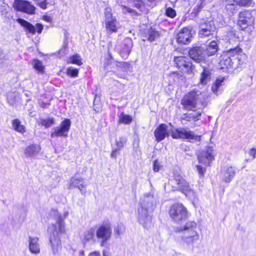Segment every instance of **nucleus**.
Returning <instances> with one entry per match:
<instances>
[{
	"instance_id": "obj_1",
	"label": "nucleus",
	"mask_w": 256,
	"mask_h": 256,
	"mask_svg": "<svg viewBox=\"0 0 256 256\" xmlns=\"http://www.w3.org/2000/svg\"><path fill=\"white\" fill-rule=\"evenodd\" d=\"M68 214V212H64L62 216L56 212V223L48 228L50 234L49 241L52 252L54 254H57L61 250V242L58 234H64L66 232L64 220L67 218Z\"/></svg>"
},
{
	"instance_id": "obj_2",
	"label": "nucleus",
	"mask_w": 256,
	"mask_h": 256,
	"mask_svg": "<svg viewBox=\"0 0 256 256\" xmlns=\"http://www.w3.org/2000/svg\"><path fill=\"white\" fill-rule=\"evenodd\" d=\"M156 206V200L153 194H147L140 198L138 208V219L139 223L145 228L152 224V217L148 214L152 212Z\"/></svg>"
},
{
	"instance_id": "obj_3",
	"label": "nucleus",
	"mask_w": 256,
	"mask_h": 256,
	"mask_svg": "<svg viewBox=\"0 0 256 256\" xmlns=\"http://www.w3.org/2000/svg\"><path fill=\"white\" fill-rule=\"evenodd\" d=\"M182 104L188 110H202L207 105L206 94L199 90H192L183 98Z\"/></svg>"
},
{
	"instance_id": "obj_4",
	"label": "nucleus",
	"mask_w": 256,
	"mask_h": 256,
	"mask_svg": "<svg viewBox=\"0 0 256 256\" xmlns=\"http://www.w3.org/2000/svg\"><path fill=\"white\" fill-rule=\"evenodd\" d=\"M175 232H182V240L188 247L192 246L200 240L198 224L194 221H188L184 226L176 228Z\"/></svg>"
},
{
	"instance_id": "obj_5",
	"label": "nucleus",
	"mask_w": 256,
	"mask_h": 256,
	"mask_svg": "<svg viewBox=\"0 0 256 256\" xmlns=\"http://www.w3.org/2000/svg\"><path fill=\"white\" fill-rule=\"evenodd\" d=\"M174 180L177 185V188L184 194L190 198L194 200L196 198V194L193 189L191 188L188 182L184 180L180 173L178 171L173 172Z\"/></svg>"
},
{
	"instance_id": "obj_6",
	"label": "nucleus",
	"mask_w": 256,
	"mask_h": 256,
	"mask_svg": "<svg viewBox=\"0 0 256 256\" xmlns=\"http://www.w3.org/2000/svg\"><path fill=\"white\" fill-rule=\"evenodd\" d=\"M169 212L172 220L177 223L182 222L188 218L187 209L181 204H173L170 207Z\"/></svg>"
},
{
	"instance_id": "obj_7",
	"label": "nucleus",
	"mask_w": 256,
	"mask_h": 256,
	"mask_svg": "<svg viewBox=\"0 0 256 256\" xmlns=\"http://www.w3.org/2000/svg\"><path fill=\"white\" fill-rule=\"evenodd\" d=\"M170 135L174 138L186 139L190 142H199L200 140V136L195 134L188 128H180L173 130L171 132Z\"/></svg>"
},
{
	"instance_id": "obj_8",
	"label": "nucleus",
	"mask_w": 256,
	"mask_h": 256,
	"mask_svg": "<svg viewBox=\"0 0 256 256\" xmlns=\"http://www.w3.org/2000/svg\"><path fill=\"white\" fill-rule=\"evenodd\" d=\"M112 226L110 222H106L96 226V238L100 241V245L104 246L111 238Z\"/></svg>"
},
{
	"instance_id": "obj_9",
	"label": "nucleus",
	"mask_w": 256,
	"mask_h": 256,
	"mask_svg": "<svg viewBox=\"0 0 256 256\" xmlns=\"http://www.w3.org/2000/svg\"><path fill=\"white\" fill-rule=\"evenodd\" d=\"M189 55L190 58L196 62H204L208 65L212 62L210 60L206 58L204 47L200 46L192 47L189 50Z\"/></svg>"
},
{
	"instance_id": "obj_10",
	"label": "nucleus",
	"mask_w": 256,
	"mask_h": 256,
	"mask_svg": "<svg viewBox=\"0 0 256 256\" xmlns=\"http://www.w3.org/2000/svg\"><path fill=\"white\" fill-rule=\"evenodd\" d=\"M199 29L198 35L201 38H212L216 36V28L213 21L200 24Z\"/></svg>"
},
{
	"instance_id": "obj_11",
	"label": "nucleus",
	"mask_w": 256,
	"mask_h": 256,
	"mask_svg": "<svg viewBox=\"0 0 256 256\" xmlns=\"http://www.w3.org/2000/svg\"><path fill=\"white\" fill-rule=\"evenodd\" d=\"M104 23L107 30L110 32H117L118 23L115 17L112 16V9L110 8H106L104 9Z\"/></svg>"
},
{
	"instance_id": "obj_12",
	"label": "nucleus",
	"mask_w": 256,
	"mask_h": 256,
	"mask_svg": "<svg viewBox=\"0 0 256 256\" xmlns=\"http://www.w3.org/2000/svg\"><path fill=\"white\" fill-rule=\"evenodd\" d=\"M234 53L232 54L231 69L235 70L241 66L244 63L246 59V55L242 53V50L238 47H236L234 48Z\"/></svg>"
},
{
	"instance_id": "obj_13",
	"label": "nucleus",
	"mask_w": 256,
	"mask_h": 256,
	"mask_svg": "<svg viewBox=\"0 0 256 256\" xmlns=\"http://www.w3.org/2000/svg\"><path fill=\"white\" fill-rule=\"evenodd\" d=\"M214 150L210 146L206 147L198 155L199 162L205 166H210V163L214 160Z\"/></svg>"
},
{
	"instance_id": "obj_14",
	"label": "nucleus",
	"mask_w": 256,
	"mask_h": 256,
	"mask_svg": "<svg viewBox=\"0 0 256 256\" xmlns=\"http://www.w3.org/2000/svg\"><path fill=\"white\" fill-rule=\"evenodd\" d=\"M70 120L69 119H65L62 122L59 127H56L52 129L51 136L67 137L68 132L70 130Z\"/></svg>"
},
{
	"instance_id": "obj_15",
	"label": "nucleus",
	"mask_w": 256,
	"mask_h": 256,
	"mask_svg": "<svg viewBox=\"0 0 256 256\" xmlns=\"http://www.w3.org/2000/svg\"><path fill=\"white\" fill-rule=\"evenodd\" d=\"M254 18L252 12L249 10L241 12L239 14L238 24L242 30H244L248 26L254 24Z\"/></svg>"
},
{
	"instance_id": "obj_16",
	"label": "nucleus",
	"mask_w": 256,
	"mask_h": 256,
	"mask_svg": "<svg viewBox=\"0 0 256 256\" xmlns=\"http://www.w3.org/2000/svg\"><path fill=\"white\" fill-rule=\"evenodd\" d=\"M14 7L18 10L30 14H34L36 10L35 7L30 2L22 0H14Z\"/></svg>"
},
{
	"instance_id": "obj_17",
	"label": "nucleus",
	"mask_w": 256,
	"mask_h": 256,
	"mask_svg": "<svg viewBox=\"0 0 256 256\" xmlns=\"http://www.w3.org/2000/svg\"><path fill=\"white\" fill-rule=\"evenodd\" d=\"M236 168L235 166L227 165L222 168L221 175L223 181L226 183L230 182L234 178Z\"/></svg>"
},
{
	"instance_id": "obj_18",
	"label": "nucleus",
	"mask_w": 256,
	"mask_h": 256,
	"mask_svg": "<svg viewBox=\"0 0 256 256\" xmlns=\"http://www.w3.org/2000/svg\"><path fill=\"white\" fill-rule=\"evenodd\" d=\"M174 62L177 67L183 71L188 72L192 70V64L191 62L185 56H176Z\"/></svg>"
},
{
	"instance_id": "obj_19",
	"label": "nucleus",
	"mask_w": 256,
	"mask_h": 256,
	"mask_svg": "<svg viewBox=\"0 0 256 256\" xmlns=\"http://www.w3.org/2000/svg\"><path fill=\"white\" fill-rule=\"evenodd\" d=\"M192 30L186 27L180 30L176 36V41L179 44H188L190 42Z\"/></svg>"
},
{
	"instance_id": "obj_20",
	"label": "nucleus",
	"mask_w": 256,
	"mask_h": 256,
	"mask_svg": "<svg viewBox=\"0 0 256 256\" xmlns=\"http://www.w3.org/2000/svg\"><path fill=\"white\" fill-rule=\"evenodd\" d=\"M234 50L230 49L223 52L220 56L219 64L221 69H231V62L232 54L234 53Z\"/></svg>"
},
{
	"instance_id": "obj_21",
	"label": "nucleus",
	"mask_w": 256,
	"mask_h": 256,
	"mask_svg": "<svg viewBox=\"0 0 256 256\" xmlns=\"http://www.w3.org/2000/svg\"><path fill=\"white\" fill-rule=\"evenodd\" d=\"M142 40H148L152 42L160 36V33L152 27L147 28L142 33Z\"/></svg>"
},
{
	"instance_id": "obj_22",
	"label": "nucleus",
	"mask_w": 256,
	"mask_h": 256,
	"mask_svg": "<svg viewBox=\"0 0 256 256\" xmlns=\"http://www.w3.org/2000/svg\"><path fill=\"white\" fill-rule=\"evenodd\" d=\"M68 188L69 189L78 188L82 194H84L86 192V184L83 179L80 177H72L70 180Z\"/></svg>"
},
{
	"instance_id": "obj_23",
	"label": "nucleus",
	"mask_w": 256,
	"mask_h": 256,
	"mask_svg": "<svg viewBox=\"0 0 256 256\" xmlns=\"http://www.w3.org/2000/svg\"><path fill=\"white\" fill-rule=\"evenodd\" d=\"M96 226L86 230L83 234L82 241L84 244L94 243L96 242Z\"/></svg>"
},
{
	"instance_id": "obj_24",
	"label": "nucleus",
	"mask_w": 256,
	"mask_h": 256,
	"mask_svg": "<svg viewBox=\"0 0 256 256\" xmlns=\"http://www.w3.org/2000/svg\"><path fill=\"white\" fill-rule=\"evenodd\" d=\"M17 21L22 26L24 27L27 30L32 34L36 32V30L38 33H41L44 28L42 24H37L35 27L30 22L22 18H18Z\"/></svg>"
},
{
	"instance_id": "obj_25",
	"label": "nucleus",
	"mask_w": 256,
	"mask_h": 256,
	"mask_svg": "<svg viewBox=\"0 0 256 256\" xmlns=\"http://www.w3.org/2000/svg\"><path fill=\"white\" fill-rule=\"evenodd\" d=\"M28 243L29 250L32 254H38L40 253L39 238L38 237L29 236Z\"/></svg>"
},
{
	"instance_id": "obj_26",
	"label": "nucleus",
	"mask_w": 256,
	"mask_h": 256,
	"mask_svg": "<svg viewBox=\"0 0 256 256\" xmlns=\"http://www.w3.org/2000/svg\"><path fill=\"white\" fill-rule=\"evenodd\" d=\"M154 134L158 142L162 141L166 136H168V126L166 124H160L154 130Z\"/></svg>"
},
{
	"instance_id": "obj_27",
	"label": "nucleus",
	"mask_w": 256,
	"mask_h": 256,
	"mask_svg": "<svg viewBox=\"0 0 256 256\" xmlns=\"http://www.w3.org/2000/svg\"><path fill=\"white\" fill-rule=\"evenodd\" d=\"M40 146L32 144L26 148L24 150V154L27 157H33L37 154L40 151Z\"/></svg>"
},
{
	"instance_id": "obj_28",
	"label": "nucleus",
	"mask_w": 256,
	"mask_h": 256,
	"mask_svg": "<svg viewBox=\"0 0 256 256\" xmlns=\"http://www.w3.org/2000/svg\"><path fill=\"white\" fill-rule=\"evenodd\" d=\"M218 50V45L216 42L213 40L210 42L209 45L206 48H204V53L206 54V58L209 60L208 58L210 56L214 55Z\"/></svg>"
},
{
	"instance_id": "obj_29",
	"label": "nucleus",
	"mask_w": 256,
	"mask_h": 256,
	"mask_svg": "<svg viewBox=\"0 0 256 256\" xmlns=\"http://www.w3.org/2000/svg\"><path fill=\"white\" fill-rule=\"evenodd\" d=\"M122 46L124 47L122 48V52L128 54L133 46L132 40L130 38H126L122 42Z\"/></svg>"
},
{
	"instance_id": "obj_30",
	"label": "nucleus",
	"mask_w": 256,
	"mask_h": 256,
	"mask_svg": "<svg viewBox=\"0 0 256 256\" xmlns=\"http://www.w3.org/2000/svg\"><path fill=\"white\" fill-rule=\"evenodd\" d=\"M211 73L208 68H204L201 74L200 82L202 84H206L210 79Z\"/></svg>"
},
{
	"instance_id": "obj_31",
	"label": "nucleus",
	"mask_w": 256,
	"mask_h": 256,
	"mask_svg": "<svg viewBox=\"0 0 256 256\" xmlns=\"http://www.w3.org/2000/svg\"><path fill=\"white\" fill-rule=\"evenodd\" d=\"M12 127L18 132L23 134L25 132V127L21 124L20 121L18 119H15L12 122Z\"/></svg>"
},
{
	"instance_id": "obj_32",
	"label": "nucleus",
	"mask_w": 256,
	"mask_h": 256,
	"mask_svg": "<svg viewBox=\"0 0 256 256\" xmlns=\"http://www.w3.org/2000/svg\"><path fill=\"white\" fill-rule=\"evenodd\" d=\"M202 112V110H197L195 111H194V112L188 114L187 116H185L184 119H186V120L188 121H190L191 120L196 121L199 119V117L200 116Z\"/></svg>"
},
{
	"instance_id": "obj_33",
	"label": "nucleus",
	"mask_w": 256,
	"mask_h": 256,
	"mask_svg": "<svg viewBox=\"0 0 256 256\" xmlns=\"http://www.w3.org/2000/svg\"><path fill=\"white\" fill-rule=\"evenodd\" d=\"M132 120L131 116L122 112L119 116L118 123L130 124L132 122Z\"/></svg>"
},
{
	"instance_id": "obj_34",
	"label": "nucleus",
	"mask_w": 256,
	"mask_h": 256,
	"mask_svg": "<svg viewBox=\"0 0 256 256\" xmlns=\"http://www.w3.org/2000/svg\"><path fill=\"white\" fill-rule=\"evenodd\" d=\"M224 80V78L217 79L212 86V90L216 94L218 92L220 88L222 86V83Z\"/></svg>"
},
{
	"instance_id": "obj_35",
	"label": "nucleus",
	"mask_w": 256,
	"mask_h": 256,
	"mask_svg": "<svg viewBox=\"0 0 256 256\" xmlns=\"http://www.w3.org/2000/svg\"><path fill=\"white\" fill-rule=\"evenodd\" d=\"M127 142V139L125 136H120L116 140V148L120 150L124 146Z\"/></svg>"
},
{
	"instance_id": "obj_36",
	"label": "nucleus",
	"mask_w": 256,
	"mask_h": 256,
	"mask_svg": "<svg viewBox=\"0 0 256 256\" xmlns=\"http://www.w3.org/2000/svg\"><path fill=\"white\" fill-rule=\"evenodd\" d=\"M80 56L78 54H74L69 58L68 63L76 64L78 66H81L82 63L81 62Z\"/></svg>"
},
{
	"instance_id": "obj_37",
	"label": "nucleus",
	"mask_w": 256,
	"mask_h": 256,
	"mask_svg": "<svg viewBox=\"0 0 256 256\" xmlns=\"http://www.w3.org/2000/svg\"><path fill=\"white\" fill-rule=\"evenodd\" d=\"M34 68L39 72H43L44 66L42 62L38 60H34L32 62Z\"/></svg>"
},
{
	"instance_id": "obj_38",
	"label": "nucleus",
	"mask_w": 256,
	"mask_h": 256,
	"mask_svg": "<svg viewBox=\"0 0 256 256\" xmlns=\"http://www.w3.org/2000/svg\"><path fill=\"white\" fill-rule=\"evenodd\" d=\"M17 98V94L16 92H9L8 94V101L11 105H13L15 104Z\"/></svg>"
},
{
	"instance_id": "obj_39",
	"label": "nucleus",
	"mask_w": 256,
	"mask_h": 256,
	"mask_svg": "<svg viewBox=\"0 0 256 256\" xmlns=\"http://www.w3.org/2000/svg\"><path fill=\"white\" fill-rule=\"evenodd\" d=\"M66 74L71 77H76L78 76V70L72 67H69L66 69Z\"/></svg>"
},
{
	"instance_id": "obj_40",
	"label": "nucleus",
	"mask_w": 256,
	"mask_h": 256,
	"mask_svg": "<svg viewBox=\"0 0 256 256\" xmlns=\"http://www.w3.org/2000/svg\"><path fill=\"white\" fill-rule=\"evenodd\" d=\"M40 124L46 128H48L54 124V118H48L41 120Z\"/></svg>"
},
{
	"instance_id": "obj_41",
	"label": "nucleus",
	"mask_w": 256,
	"mask_h": 256,
	"mask_svg": "<svg viewBox=\"0 0 256 256\" xmlns=\"http://www.w3.org/2000/svg\"><path fill=\"white\" fill-rule=\"evenodd\" d=\"M124 232V226L122 224H120L114 228V232L116 234L120 236L123 234Z\"/></svg>"
},
{
	"instance_id": "obj_42",
	"label": "nucleus",
	"mask_w": 256,
	"mask_h": 256,
	"mask_svg": "<svg viewBox=\"0 0 256 256\" xmlns=\"http://www.w3.org/2000/svg\"><path fill=\"white\" fill-rule=\"evenodd\" d=\"M234 2L240 6H248L250 4L252 0H234Z\"/></svg>"
},
{
	"instance_id": "obj_43",
	"label": "nucleus",
	"mask_w": 256,
	"mask_h": 256,
	"mask_svg": "<svg viewBox=\"0 0 256 256\" xmlns=\"http://www.w3.org/2000/svg\"><path fill=\"white\" fill-rule=\"evenodd\" d=\"M166 16L171 18H173L176 16V12L173 8H168L166 10Z\"/></svg>"
},
{
	"instance_id": "obj_44",
	"label": "nucleus",
	"mask_w": 256,
	"mask_h": 256,
	"mask_svg": "<svg viewBox=\"0 0 256 256\" xmlns=\"http://www.w3.org/2000/svg\"><path fill=\"white\" fill-rule=\"evenodd\" d=\"M116 66L120 67L123 71H126L130 68V64L126 62H118Z\"/></svg>"
},
{
	"instance_id": "obj_45",
	"label": "nucleus",
	"mask_w": 256,
	"mask_h": 256,
	"mask_svg": "<svg viewBox=\"0 0 256 256\" xmlns=\"http://www.w3.org/2000/svg\"><path fill=\"white\" fill-rule=\"evenodd\" d=\"M160 168V163L158 162V160H156L153 163V170L154 172H158Z\"/></svg>"
},
{
	"instance_id": "obj_46",
	"label": "nucleus",
	"mask_w": 256,
	"mask_h": 256,
	"mask_svg": "<svg viewBox=\"0 0 256 256\" xmlns=\"http://www.w3.org/2000/svg\"><path fill=\"white\" fill-rule=\"evenodd\" d=\"M196 169L200 176H202L204 174V172L206 171L205 168L200 165L196 166Z\"/></svg>"
},
{
	"instance_id": "obj_47",
	"label": "nucleus",
	"mask_w": 256,
	"mask_h": 256,
	"mask_svg": "<svg viewBox=\"0 0 256 256\" xmlns=\"http://www.w3.org/2000/svg\"><path fill=\"white\" fill-rule=\"evenodd\" d=\"M120 150H119L117 149L116 148L112 149L111 154H110V157L112 158L116 159V156H117V153Z\"/></svg>"
},
{
	"instance_id": "obj_48",
	"label": "nucleus",
	"mask_w": 256,
	"mask_h": 256,
	"mask_svg": "<svg viewBox=\"0 0 256 256\" xmlns=\"http://www.w3.org/2000/svg\"><path fill=\"white\" fill-rule=\"evenodd\" d=\"M248 154L250 156H252L253 159L255 158L256 154V149L254 148H251L248 152Z\"/></svg>"
},
{
	"instance_id": "obj_49",
	"label": "nucleus",
	"mask_w": 256,
	"mask_h": 256,
	"mask_svg": "<svg viewBox=\"0 0 256 256\" xmlns=\"http://www.w3.org/2000/svg\"><path fill=\"white\" fill-rule=\"evenodd\" d=\"M122 12L124 13H126V12L132 13V10L127 6H122Z\"/></svg>"
},
{
	"instance_id": "obj_50",
	"label": "nucleus",
	"mask_w": 256,
	"mask_h": 256,
	"mask_svg": "<svg viewBox=\"0 0 256 256\" xmlns=\"http://www.w3.org/2000/svg\"><path fill=\"white\" fill-rule=\"evenodd\" d=\"M38 6L42 9H46L47 6V2L46 0L41 2L38 3Z\"/></svg>"
},
{
	"instance_id": "obj_51",
	"label": "nucleus",
	"mask_w": 256,
	"mask_h": 256,
	"mask_svg": "<svg viewBox=\"0 0 256 256\" xmlns=\"http://www.w3.org/2000/svg\"><path fill=\"white\" fill-rule=\"evenodd\" d=\"M43 20L48 22H51L52 20L51 17L48 16H43Z\"/></svg>"
},
{
	"instance_id": "obj_52",
	"label": "nucleus",
	"mask_w": 256,
	"mask_h": 256,
	"mask_svg": "<svg viewBox=\"0 0 256 256\" xmlns=\"http://www.w3.org/2000/svg\"><path fill=\"white\" fill-rule=\"evenodd\" d=\"M88 256H100V254L98 252H94L90 253Z\"/></svg>"
},
{
	"instance_id": "obj_53",
	"label": "nucleus",
	"mask_w": 256,
	"mask_h": 256,
	"mask_svg": "<svg viewBox=\"0 0 256 256\" xmlns=\"http://www.w3.org/2000/svg\"><path fill=\"white\" fill-rule=\"evenodd\" d=\"M84 252L83 250H81L79 252V256H84Z\"/></svg>"
},
{
	"instance_id": "obj_54",
	"label": "nucleus",
	"mask_w": 256,
	"mask_h": 256,
	"mask_svg": "<svg viewBox=\"0 0 256 256\" xmlns=\"http://www.w3.org/2000/svg\"><path fill=\"white\" fill-rule=\"evenodd\" d=\"M102 255L103 256H110L108 255V254L105 250H104L102 252Z\"/></svg>"
},
{
	"instance_id": "obj_55",
	"label": "nucleus",
	"mask_w": 256,
	"mask_h": 256,
	"mask_svg": "<svg viewBox=\"0 0 256 256\" xmlns=\"http://www.w3.org/2000/svg\"><path fill=\"white\" fill-rule=\"evenodd\" d=\"M234 35H235V33H234V32H230L228 34V36H233Z\"/></svg>"
},
{
	"instance_id": "obj_56",
	"label": "nucleus",
	"mask_w": 256,
	"mask_h": 256,
	"mask_svg": "<svg viewBox=\"0 0 256 256\" xmlns=\"http://www.w3.org/2000/svg\"><path fill=\"white\" fill-rule=\"evenodd\" d=\"M3 55V52L0 49V58Z\"/></svg>"
},
{
	"instance_id": "obj_57",
	"label": "nucleus",
	"mask_w": 256,
	"mask_h": 256,
	"mask_svg": "<svg viewBox=\"0 0 256 256\" xmlns=\"http://www.w3.org/2000/svg\"><path fill=\"white\" fill-rule=\"evenodd\" d=\"M46 106V104H44L43 105H42V106L44 107V106Z\"/></svg>"
},
{
	"instance_id": "obj_58",
	"label": "nucleus",
	"mask_w": 256,
	"mask_h": 256,
	"mask_svg": "<svg viewBox=\"0 0 256 256\" xmlns=\"http://www.w3.org/2000/svg\"><path fill=\"white\" fill-rule=\"evenodd\" d=\"M109 56H110V57L112 58V56L110 55V54H109Z\"/></svg>"
}]
</instances>
